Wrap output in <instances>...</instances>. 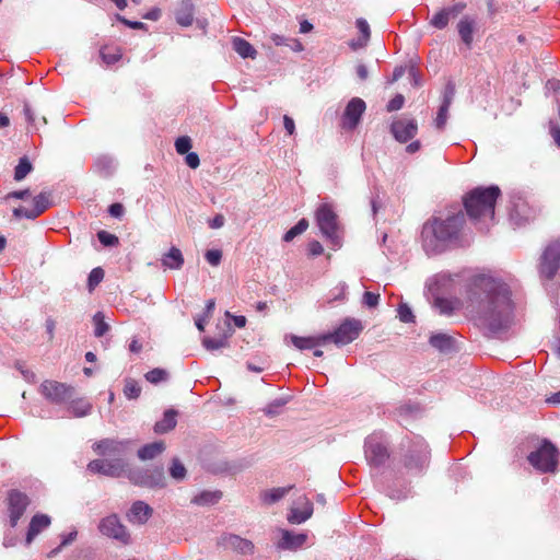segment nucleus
Wrapping results in <instances>:
<instances>
[{"label":"nucleus","instance_id":"1","mask_svg":"<svg viewBox=\"0 0 560 560\" xmlns=\"http://www.w3.org/2000/svg\"><path fill=\"white\" fill-rule=\"evenodd\" d=\"M465 308L476 326L490 332L506 329L513 319L511 290L502 280L488 275L470 278Z\"/></svg>","mask_w":560,"mask_h":560},{"label":"nucleus","instance_id":"2","mask_svg":"<svg viewBox=\"0 0 560 560\" xmlns=\"http://www.w3.org/2000/svg\"><path fill=\"white\" fill-rule=\"evenodd\" d=\"M466 215L462 211L448 213L445 218L433 217L428 220L421 231L422 248L428 255L445 252L459 241Z\"/></svg>","mask_w":560,"mask_h":560},{"label":"nucleus","instance_id":"3","mask_svg":"<svg viewBox=\"0 0 560 560\" xmlns=\"http://www.w3.org/2000/svg\"><path fill=\"white\" fill-rule=\"evenodd\" d=\"M501 195L498 186L477 187L464 197V207L470 220L480 231H488L494 220V207Z\"/></svg>","mask_w":560,"mask_h":560},{"label":"nucleus","instance_id":"4","mask_svg":"<svg viewBox=\"0 0 560 560\" xmlns=\"http://www.w3.org/2000/svg\"><path fill=\"white\" fill-rule=\"evenodd\" d=\"M430 458V451L428 444L422 438L417 436L412 440L406 450L402 458L404 468L407 474L420 475L422 474L428 465Z\"/></svg>","mask_w":560,"mask_h":560},{"label":"nucleus","instance_id":"5","mask_svg":"<svg viewBox=\"0 0 560 560\" xmlns=\"http://www.w3.org/2000/svg\"><path fill=\"white\" fill-rule=\"evenodd\" d=\"M316 224L323 236L329 241L332 249L341 247L339 222L336 212L328 203H322L315 212Z\"/></svg>","mask_w":560,"mask_h":560},{"label":"nucleus","instance_id":"6","mask_svg":"<svg viewBox=\"0 0 560 560\" xmlns=\"http://www.w3.org/2000/svg\"><path fill=\"white\" fill-rule=\"evenodd\" d=\"M559 456L557 447L550 441L544 440L537 450L528 454L527 460L539 472L553 474Z\"/></svg>","mask_w":560,"mask_h":560},{"label":"nucleus","instance_id":"7","mask_svg":"<svg viewBox=\"0 0 560 560\" xmlns=\"http://www.w3.org/2000/svg\"><path fill=\"white\" fill-rule=\"evenodd\" d=\"M364 456L371 467L378 468L389 458L387 442L382 433L369 435L364 442Z\"/></svg>","mask_w":560,"mask_h":560},{"label":"nucleus","instance_id":"8","mask_svg":"<svg viewBox=\"0 0 560 560\" xmlns=\"http://www.w3.org/2000/svg\"><path fill=\"white\" fill-rule=\"evenodd\" d=\"M127 478L136 486L145 488H164L166 486L165 476L162 467L152 469L127 468Z\"/></svg>","mask_w":560,"mask_h":560},{"label":"nucleus","instance_id":"9","mask_svg":"<svg viewBox=\"0 0 560 560\" xmlns=\"http://www.w3.org/2000/svg\"><path fill=\"white\" fill-rule=\"evenodd\" d=\"M362 324L355 318L345 319L334 332L324 334L326 343L334 342L337 346H345L358 338L362 330Z\"/></svg>","mask_w":560,"mask_h":560},{"label":"nucleus","instance_id":"10","mask_svg":"<svg viewBox=\"0 0 560 560\" xmlns=\"http://www.w3.org/2000/svg\"><path fill=\"white\" fill-rule=\"evenodd\" d=\"M128 464L125 458L93 459L88 464V470L113 478L126 475Z\"/></svg>","mask_w":560,"mask_h":560},{"label":"nucleus","instance_id":"11","mask_svg":"<svg viewBox=\"0 0 560 560\" xmlns=\"http://www.w3.org/2000/svg\"><path fill=\"white\" fill-rule=\"evenodd\" d=\"M98 530L102 535L116 539L121 544L130 542V534L116 514H110L101 520Z\"/></svg>","mask_w":560,"mask_h":560},{"label":"nucleus","instance_id":"12","mask_svg":"<svg viewBox=\"0 0 560 560\" xmlns=\"http://www.w3.org/2000/svg\"><path fill=\"white\" fill-rule=\"evenodd\" d=\"M131 440L103 439L93 444L92 448L101 456H110L113 458H124L130 450Z\"/></svg>","mask_w":560,"mask_h":560},{"label":"nucleus","instance_id":"13","mask_svg":"<svg viewBox=\"0 0 560 560\" xmlns=\"http://www.w3.org/2000/svg\"><path fill=\"white\" fill-rule=\"evenodd\" d=\"M43 396L52 404H63L73 396L74 388L57 381H45L40 385Z\"/></svg>","mask_w":560,"mask_h":560},{"label":"nucleus","instance_id":"14","mask_svg":"<svg viewBox=\"0 0 560 560\" xmlns=\"http://www.w3.org/2000/svg\"><path fill=\"white\" fill-rule=\"evenodd\" d=\"M560 268V243H550L544 250L540 260V273L552 279Z\"/></svg>","mask_w":560,"mask_h":560},{"label":"nucleus","instance_id":"15","mask_svg":"<svg viewBox=\"0 0 560 560\" xmlns=\"http://www.w3.org/2000/svg\"><path fill=\"white\" fill-rule=\"evenodd\" d=\"M34 207L32 209L19 207L13 210L15 218H26L34 220L52 206L51 194L42 191L33 199Z\"/></svg>","mask_w":560,"mask_h":560},{"label":"nucleus","instance_id":"16","mask_svg":"<svg viewBox=\"0 0 560 560\" xmlns=\"http://www.w3.org/2000/svg\"><path fill=\"white\" fill-rule=\"evenodd\" d=\"M535 215L534 209L529 206L528 201L521 195H513L511 199L510 220L515 225H522L533 219Z\"/></svg>","mask_w":560,"mask_h":560},{"label":"nucleus","instance_id":"17","mask_svg":"<svg viewBox=\"0 0 560 560\" xmlns=\"http://www.w3.org/2000/svg\"><path fill=\"white\" fill-rule=\"evenodd\" d=\"M466 7V3L463 1L444 7L432 16L430 24L438 30H444L448 25L450 20L462 14Z\"/></svg>","mask_w":560,"mask_h":560},{"label":"nucleus","instance_id":"18","mask_svg":"<svg viewBox=\"0 0 560 560\" xmlns=\"http://www.w3.org/2000/svg\"><path fill=\"white\" fill-rule=\"evenodd\" d=\"M365 108V102L362 98L353 97L346 106L342 115V127L349 130L354 129L360 122Z\"/></svg>","mask_w":560,"mask_h":560},{"label":"nucleus","instance_id":"19","mask_svg":"<svg viewBox=\"0 0 560 560\" xmlns=\"http://www.w3.org/2000/svg\"><path fill=\"white\" fill-rule=\"evenodd\" d=\"M9 511H10V524L12 527L16 526L19 520L26 510L30 501L26 494L12 490L9 493Z\"/></svg>","mask_w":560,"mask_h":560},{"label":"nucleus","instance_id":"20","mask_svg":"<svg viewBox=\"0 0 560 560\" xmlns=\"http://www.w3.org/2000/svg\"><path fill=\"white\" fill-rule=\"evenodd\" d=\"M390 129L395 139L404 143L417 135L418 125L415 119L401 118L394 121Z\"/></svg>","mask_w":560,"mask_h":560},{"label":"nucleus","instance_id":"21","mask_svg":"<svg viewBox=\"0 0 560 560\" xmlns=\"http://www.w3.org/2000/svg\"><path fill=\"white\" fill-rule=\"evenodd\" d=\"M456 28L462 42L468 49H470L474 42V33L478 28L477 18L469 14L463 15L459 19Z\"/></svg>","mask_w":560,"mask_h":560},{"label":"nucleus","instance_id":"22","mask_svg":"<svg viewBox=\"0 0 560 560\" xmlns=\"http://www.w3.org/2000/svg\"><path fill=\"white\" fill-rule=\"evenodd\" d=\"M219 544L226 549H231L242 555L253 553L254 551V544L250 540L233 534L223 535L220 538Z\"/></svg>","mask_w":560,"mask_h":560},{"label":"nucleus","instance_id":"23","mask_svg":"<svg viewBox=\"0 0 560 560\" xmlns=\"http://www.w3.org/2000/svg\"><path fill=\"white\" fill-rule=\"evenodd\" d=\"M281 538L277 542L279 549L296 550L301 548L307 539V535L303 533H293L288 529L280 530Z\"/></svg>","mask_w":560,"mask_h":560},{"label":"nucleus","instance_id":"24","mask_svg":"<svg viewBox=\"0 0 560 560\" xmlns=\"http://www.w3.org/2000/svg\"><path fill=\"white\" fill-rule=\"evenodd\" d=\"M152 508L143 501H136L132 503L127 517L133 524H145L152 516Z\"/></svg>","mask_w":560,"mask_h":560},{"label":"nucleus","instance_id":"25","mask_svg":"<svg viewBox=\"0 0 560 560\" xmlns=\"http://www.w3.org/2000/svg\"><path fill=\"white\" fill-rule=\"evenodd\" d=\"M285 339H290L292 345L299 350H311L326 345L324 334L310 337L288 335Z\"/></svg>","mask_w":560,"mask_h":560},{"label":"nucleus","instance_id":"26","mask_svg":"<svg viewBox=\"0 0 560 560\" xmlns=\"http://www.w3.org/2000/svg\"><path fill=\"white\" fill-rule=\"evenodd\" d=\"M300 503L302 506L292 508L288 515V521L291 524H302L313 514V503L308 499L302 498Z\"/></svg>","mask_w":560,"mask_h":560},{"label":"nucleus","instance_id":"27","mask_svg":"<svg viewBox=\"0 0 560 560\" xmlns=\"http://www.w3.org/2000/svg\"><path fill=\"white\" fill-rule=\"evenodd\" d=\"M50 525V517L46 514H36L32 517L28 530L26 534V545H30L33 539L45 528Z\"/></svg>","mask_w":560,"mask_h":560},{"label":"nucleus","instance_id":"28","mask_svg":"<svg viewBox=\"0 0 560 560\" xmlns=\"http://www.w3.org/2000/svg\"><path fill=\"white\" fill-rule=\"evenodd\" d=\"M429 343L442 353H450L455 350L454 338L444 332L433 334L429 339Z\"/></svg>","mask_w":560,"mask_h":560},{"label":"nucleus","instance_id":"29","mask_svg":"<svg viewBox=\"0 0 560 560\" xmlns=\"http://www.w3.org/2000/svg\"><path fill=\"white\" fill-rule=\"evenodd\" d=\"M176 417L177 411L175 409H167L164 412L162 420L154 424V432L158 434H163L173 430L177 423Z\"/></svg>","mask_w":560,"mask_h":560},{"label":"nucleus","instance_id":"30","mask_svg":"<svg viewBox=\"0 0 560 560\" xmlns=\"http://www.w3.org/2000/svg\"><path fill=\"white\" fill-rule=\"evenodd\" d=\"M162 265L165 268L178 270L184 265V256L177 247H172L166 254L162 257Z\"/></svg>","mask_w":560,"mask_h":560},{"label":"nucleus","instance_id":"31","mask_svg":"<svg viewBox=\"0 0 560 560\" xmlns=\"http://www.w3.org/2000/svg\"><path fill=\"white\" fill-rule=\"evenodd\" d=\"M176 22L182 26H190L194 21V5L189 1H183L175 13Z\"/></svg>","mask_w":560,"mask_h":560},{"label":"nucleus","instance_id":"32","mask_svg":"<svg viewBox=\"0 0 560 560\" xmlns=\"http://www.w3.org/2000/svg\"><path fill=\"white\" fill-rule=\"evenodd\" d=\"M165 450V444L162 441L145 444L138 451V457L141 460L153 459Z\"/></svg>","mask_w":560,"mask_h":560},{"label":"nucleus","instance_id":"33","mask_svg":"<svg viewBox=\"0 0 560 560\" xmlns=\"http://www.w3.org/2000/svg\"><path fill=\"white\" fill-rule=\"evenodd\" d=\"M222 498L221 491L205 490L191 499V503L199 506L213 505Z\"/></svg>","mask_w":560,"mask_h":560},{"label":"nucleus","instance_id":"34","mask_svg":"<svg viewBox=\"0 0 560 560\" xmlns=\"http://www.w3.org/2000/svg\"><path fill=\"white\" fill-rule=\"evenodd\" d=\"M233 49L242 57V58H255L256 50L255 48L244 38L234 37L232 40Z\"/></svg>","mask_w":560,"mask_h":560},{"label":"nucleus","instance_id":"35","mask_svg":"<svg viewBox=\"0 0 560 560\" xmlns=\"http://www.w3.org/2000/svg\"><path fill=\"white\" fill-rule=\"evenodd\" d=\"M100 54H101L102 60L108 66L117 62L122 56L121 49L119 47H109V46L102 47V49L100 50Z\"/></svg>","mask_w":560,"mask_h":560},{"label":"nucleus","instance_id":"36","mask_svg":"<svg viewBox=\"0 0 560 560\" xmlns=\"http://www.w3.org/2000/svg\"><path fill=\"white\" fill-rule=\"evenodd\" d=\"M433 307L442 315H451L456 308V302L445 298H435Z\"/></svg>","mask_w":560,"mask_h":560},{"label":"nucleus","instance_id":"37","mask_svg":"<svg viewBox=\"0 0 560 560\" xmlns=\"http://www.w3.org/2000/svg\"><path fill=\"white\" fill-rule=\"evenodd\" d=\"M33 170L32 163L26 156L19 160V164L14 170V179L20 182L24 179Z\"/></svg>","mask_w":560,"mask_h":560},{"label":"nucleus","instance_id":"38","mask_svg":"<svg viewBox=\"0 0 560 560\" xmlns=\"http://www.w3.org/2000/svg\"><path fill=\"white\" fill-rule=\"evenodd\" d=\"M69 409L75 417H84L91 412L92 405L84 399H78L71 402Z\"/></svg>","mask_w":560,"mask_h":560},{"label":"nucleus","instance_id":"39","mask_svg":"<svg viewBox=\"0 0 560 560\" xmlns=\"http://www.w3.org/2000/svg\"><path fill=\"white\" fill-rule=\"evenodd\" d=\"M291 489L289 488H275L268 491H265L262 493V501L267 504H273L278 502L280 499H282L288 491Z\"/></svg>","mask_w":560,"mask_h":560},{"label":"nucleus","instance_id":"40","mask_svg":"<svg viewBox=\"0 0 560 560\" xmlns=\"http://www.w3.org/2000/svg\"><path fill=\"white\" fill-rule=\"evenodd\" d=\"M308 228V221L306 219H301L294 226L288 230L283 235V241L289 243L294 240L298 235L305 232Z\"/></svg>","mask_w":560,"mask_h":560},{"label":"nucleus","instance_id":"41","mask_svg":"<svg viewBox=\"0 0 560 560\" xmlns=\"http://www.w3.org/2000/svg\"><path fill=\"white\" fill-rule=\"evenodd\" d=\"M288 404V399L280 397L270 401L265 408L264 412L268 417H275L281 413L282 408Z\"/></svg>","mask_w":560,"mask_h":560},{"label":"nucleus","instance_id":"42","mask_svg":"<svg viewBox=\"0 0 560 560\" xmlns=\"http://www.w3.org/2000/svg\"><path fill=\"white\" fill-rule=\"evenodd\" d=\"M202 346L209 351L225 348L228 346V336L224 335L220 338L205 337L202 339Z\"/></svg>","mask_w":560,"mask_h":560},{"label":"nucleus","instance_id":"43","mask_svg":"<svg viewBox=\"0 0 560 560\" xmlns=\"http://www.w3.org/2000/svg\"><path fill=\"white\" fill-rule=\"evenodd\" d=\"M186 468L178 458H173L170 466V476L176 480L182 481L186 477Z\"/></svg>","mask_w":560,"mask_h":560},{"label":"nucleus","instance_id":"44","mask_svg":"<svg viewBox=\"0 0 560 560\" xmlns=\"http://www.w3.org/2000/svg\"><path fill=\"white\" fill-rule=\"evenodd\" d=\"M145 380L151 384H159L168 380V372L164 369L155 368L144 375Z\"/></svg>","mask_w":560,"mask_h":560},{"label":"nucleus","instance_id":"45","mask_svg":"<svg viewBox=\"0 0 560 560\" xmlns=\"http://www.w3.org/2000/svg\"><path fill=\"white\" fill-rule=\"evenodd\" d=\"M93 322H94V326H95V329H94L95 337L100 338V337L104 336L108 331L109 326L104 320V316H103V314L101 312H97L93 316Z\"/></svg>","mask_w":560,"mask_h":560},{"label":"nucleus","instance_id":"46","mask_svg":"<svg viewBox=\"0 0 560 560\" xmlns=\"http://www.w3.org/2000/svg\"><path fill=\"white\" fill-rule=\"evenodd\" d=\"M141 387L135 380H127L124 387V394L128 399H137L140 396Z\"/></svg>","mask_w":560,"mask_h":560},{"label":"nucleus","instance_id":"47","mask_svg":"<svg viewBox=\"0 0 560 560\" xmlns=\"http://www.w3.org/2000/svg\"><path fill=\"white\" fill-rule=\"evenodd\" d=\"M104 278V271L101 267L92 269L88 278L89 290L92 291Z\"/></svg>","mask_w":560,"mask_h":560},{"label":"nucleus","instance_id":"48","mask_svg":"<svg viewBox=\"0 0 560 560\" xmlns=\"http://www.w3.org/2000/svg\"><path fill=\"white\" fill-rule=\"evenodd\" d=\"M455 96V83L452 80H448L442 95V104L445 106H451Z\"/></svg>","mask_w":560,"mask_h":560},{"label":"nucleus","instance_id":"49","mask_svg":"<svg viewBox=\"0 0 560 560\" xmlns=\"http://www.w3.org/2000/svg\"><path fill=\"white\" fill-rule=\"evenodd\" d=\"M448 109H450V106L441 105L438 110V115H436L434 124L439 130H443L446 125L447 117H448Z\"/></svg>","mask_w":560,"mask_h":560},{"label":"nucleus","instance_id":"50","mask_svg":"<svg viewBox=\"0 0 560 560\" xmlns=\"http://www.w3.org/2000/svg\"><path fill=\"white\" fill-rule=\"evenodd\" d=\"M175 149L179 154H186L191 149V139L187 136H183L176 139Z\"/></svg>","mask_w":560,"mask_h":560},{"label":"nucleus","instance_id":"51","mask_svg":"<svg viewBox=\"0 0 560 560\" xmlns=\"http://www.w3.org/2000/svg\"><path fill=\"white\" fill-rule=\"evenodd\" d=\"M97 238L104 246H115L118 244V237L107 231H100L97 233Z\"/></svg>","mask_w":560,"mask_h":560},{"label":"nucleus","instance_id":"52","mask_svg":"<svg viewBox=\"0 0 560 560\" xmlns=\"http://www.w3.org/2000/svg\"><path fill=\"white\" fill-rule=\"evenodd\" d=\"M77 535H78L77 530H72L67 535H61V538H62L61 544L57 548H55L54 550L50 551V556L57 555L63 547L70 545L72 541H74L77 538Z\"/></svg>","mask_w":560,"mask_h":560},{"label":"nucleus","instance_id":"53","mask_svg":"<svg viewBox=\"0 0 560 560\" xmlns=\"http://www.w3.org/2000/svg\"><path fill=\"white\" fill-rule=\"evenodd\" d=\"M398 317L402 323H412L415 320L412 311L407 304L399 305Z\"/></svg>","mask_w":560,"mask_h":560},{"label":"nucleus","instance_id":"54","mask_svg":"<svg viewBox=\"0 0 560 560\" xmlns=\"http://www.w3.org/2000/svg\"><path fill=\"white\" fill-rule=\"evenodd\" d=\"M205 258L211 266H218L222 259V252L219 249H209L206 252Z\"/></svg>","mask_w":560,"mask_h":560},{"label":"nucleus","instance_id":"55","mask_svg":"<svg viewBox=\"0 0 560 560\" xmlns=\"http://www.w3.org/2000/svg\"><path fill=\"white\" fill-rule=\"evenodd\" d=\"M355 25H357L359 32L363 36V44L362 45L366 44V42L370 38V34H371L370 33V25H369V23L366 22V20L361 18V19L357 20Z\"/></svg>","mask_w":560,"mask_h":560},{"label":"nucleus","instance_id":"56","mask_svg":"<svg viewBox=\"0 0 560 560\" xmlns=\"http://www.w3.org/2000/svg\"><path fill=\"white\" fill-rule=\"evenodd\" d=\"M363 304L370 308L376 307L380 302V294L366 291L363 294Z\"/></svg>","mask_w":560,"mask_h":560},{"label":"nucleus","instance_id":"57","mask_svg":"<svg viewBox=\"0 0 560 560\" xmlns=\"http://www.w3.org/2000/svg\"><path fill=\"white\" fill-rule=\"evenodd\" d=\"M405 103V97L401 94L394 96L387 104L388 112L399 110Z\"/></svg>","mask_w":560,"mask_h":560},{"label":"nucleus","instance_id":"58","mask_svg":"<svg viewBox=\"0 0 560 560\" xmlns=\"http://www.w3.org/2000/svg\"><path fill=\"white\" fill-rule=\"evenodd\" d=\"M96 165L104 168L105 175H109L114 170V161L109 158H100Z\"/></svg>","mask_w":560,"mask_h":560},{"label":"nucleus","instance_id":"59","mask_svg":"<svg viewBox=\"0 0 560 560\" xmlns=\"http://www.w3.org/2000/svg\"><path fill=\"white\" fill-rule=\"evenodd\" d=\"M116 18H117V20L119 22H121L122 24H125L126 26H128V27H130L132 30H142V28L145 27V24L142 23V22H139V21L127 20V19H125L124 16H121L119 14Z\"/></svg>","mask_w":560,"mask_h":560},{"label":"nucleus","instance_id":"60","mask_svg":"<svg viewBox=\"0 0 560 560\" xmlns=\"http://www.w3.org/2000/svg\"><path fill=\"white\" fill-rule=\"evenodd\" d=\"M186 158H185V161H186V164L190 167V168H197L200 164V160H199V156L197 153L195 152H188L186 153Z\"/></svg>","mask_w":560,"mask_h":560},{"label":"nucleus","instance_id":"61","mask_svg":"<svg viewBox=\"0 0 560 560\" xmlns=\"http://www.w3.org/2000/svg\"><path fill=\"white\" fill-rule=\"evenodd\" d=\"M324 247L318 241H312L308 244V253L312 256H318L323 254Z\"/></svg>","mask_w":560,"mask_h":560},{"label":"nucleus","instance_id":"62","mask_svg":"<svg viewBox=\"0 0 560 560\" xmlns=\"http://www.w3.org/2000/svg\"><path fill=\"white\" fill-rule=\"evenodd\" d=\"M31 195V191L30 189H24V190H15V191H11L9 192L7 196H5V199L9 200L11 198H14V199H26L28 198Z\"/></svg>","mask_w":560,"mask_h":560},{"label":"nucleus","instance_id":"63","mask_svg":"<svg viewBox=\"0 0 560 560\" xmlns=\"http://www.w3.org/2000/svg\"><path fill=\"white\" fill-rule=\"evenodd\" d=\"M108 212L114 218H119L124 213V206L121 203H112L108 208Z\"/></svg>","mask_w":560,"mask_h":560},{"label":"nucleus","instance_id":"64","mask_svg":"<svg viewBox=\"0 0 560 560\" xmlns=\"http://www.w3.org/2000/svg\"><path fill=\"white\" fill-rule=\"evenodd\" d=\"M225 219L222 214H215L210 221L209 226L211 229H220L224 225Z\"/></svg>","mask_w":560,"mask_h":560}]
</instances>
